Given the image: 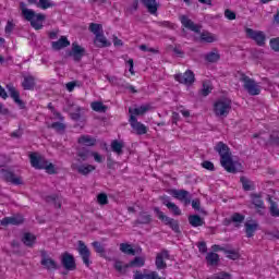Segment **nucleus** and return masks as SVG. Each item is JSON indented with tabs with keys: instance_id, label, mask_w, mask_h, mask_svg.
Segmentation results:
<instances>
[{
	"instance_id": "e2e57ef3",
	"label": "nucleus",
	"mask_w": 279,
	"mask_h": 279,
	"mask_svg": "<svg viewBox=\"0 0 279 279\" xmlns=\"http://www.w3.org/2000/svg\"><path fill=\"white\" fill-rule=\"evenodd\" d=\"M266 236H268L270 241H274V239H279V231H267Z\"/></svg>"
},
{
	"instance_id": "f704fd0d",
	"label": "nucleus",
	"mask_w": 279,
	"mask_h": 279,
	"mask_svg": "<svg viewBox=\"0 0 279 279\" xmlns=\"http://www.w3.org/2000/svg\"><path fill=\"white\" fill-rule=\"evenodd\" d=\"M22 243H24L26 247H34V243H36V235L29 232L24 233L22 238Z\"/></svg>"
},
{
	"instance_id": "680f3d73",
	"label": "nucleus",
	"mask_w": 279,
	"mask_h": 279,
	"mask_svg": "<svg viewBox=\"0 0 279 279\" xmlns=\"http://www.w3.org/2000/svg\"><path fill=\"white\" fill-rule=\"evenodd\" d=\"M14 27H15L14 23L11 21H8L4 28L5 34H12V32H14Z\"/></svg>"
},
{
	"instance_id": "13d9d810",
	"label": "nucleus",
	"mask_w": 279,
	"mask_h": 279,
	"mask_svg": "<svg viewBox=\"0 0 279 279\" xmlns=\"http://www.w3.org/2000/svg\"><path fill=\"white\" fill-rule=\"evenodd\" d=\"M201 165L203 169H206L207 171H215V163L209 160L203 161Z\"/></svg>"
},
{
	"instance_id": "4468645a",
	"label": "nucleus",
	"mask_w": 279,
	"mask_h": 279,
	"mask_svg": "<svg viewBox=\"0 0 279 279\" xmlns=\"http://www.w3.org/2000/svg\"><path fill=\"white\" fill-rule=\"evenodd\" d=\"M7 88L10 93V97L13 98V101L19 106L20 110H25V102L21 99V93L16 90V87L7 85Z\"/></svg>"
},
{
	"instance_id": "423d86ee",
	"label": "nucleus",
	"mask_w": 279,
	"mask_h": 279,
	"mask_svg": "<svg viewBox=\"0 0 279 279\" xmlns=\"http://www.w3.org/2000/svg\"><path fill=\"white\" fill-rule=\"evenodd\" d=\"M232 110L231 100H218L214 104V112L216 117H228Z\"/></svg>"
},
{
	"instance_id": "de8ad7c7",
	"label": "nucleus",
	"mask_w": 279,
	"mask_h": 279,
	"mask_svg": "<svg viewBox=\"0 0 279 279\" xmlns=\"http://www.w3.org/2000/svg\"><path fill=\"white\" fill-rule=\"evenodd\" d=\"M46 202L54 204L56 208H62V202L60 201V196L57 194L50 195L46 197Z\"/></svg>"
},
{
	"instance_id": "79ce46f5",
	"label": "nucleus",
	"mask_w": 279,
	"mask_h": 279,
	"mask_svg": "<svg viewBox=\"0 0 279 279\" xmlns=\"http://www.w3.org/2000/svg\"><path fill=\"white\" fill-rule=\"evenodd\" d=\"M225 254L230 260H239V258H241V254L238 250L226 248Z\"/></svg>"
},
{
	"instance_id": "5fc2aeb1",
	"label": "nucleus",
	"mask_w": 279,
	"mask_h": 279,
	"mask_svg": "<svg viewBox=\"0 0 279 279\" xmlns=\"http://www.w3.org/2000/svg\"><path fill=\"white\" fill-rule=\"evenodd\" d=\"M269 213L271 217H279L278 203H272V205H270Z\"/></svg>"
},
{
	"instance_id": "aec40b11",
	"label": "nucleus",
	"mask_w": 279,
	"mask_h": 279,
	"mask_svg": "<svg viewBox=\"0 0 279 279\" xmlns=\"http://www.w3.org/2000/svg\"><path fill=\"white\" fill-rule=\"evenodd\" d=\"M25 219L23 216H12V217H4L0 221V226H21V223H24Z\"/></svg>"
},
{
	"instance_id": "49530a36",
	"label": "nucleus",
	"mask_w": 279,
	"mask_h": 279,
	"mask_svg": "<svg viewBox=\"0 0 279 279\" xmlns=\"http://www.w3.org/2000/svg\"><path fill=\"white\" fill-rule=\"evenodd\" d=\"M89 32H92V34H94L95 36H99V34H102L104 32V26L101 24L90 23Z\"/></svg>"
},
{
	"instance_id": "6e6d98bb",
	"label": "nucleus",
	"mask_w": 279,
	"mask_h": 279,
	"mask_svg": "<svg viewBox=\"0 0 279 279\" xmlns=\"http://www.w3.org/2000/svg\"><path fill=\"white\" fill-rule=\"evenodd\" d=\"M97 202L100 206H106L108 204V195L106 193L98 194Z\"/></svg>"
},
{
	"instance_id": "f3484780",
	"label": "nucleus",
	"mask_w": 279,
	"mask_h": 279,
	"mask_svg": "<svg viewBox=\"0 0 279 279\" xmlns=\"http://www.w3.org/2000/svg\"><path fill=\"white\" fill-rule=\"evenodd\" d=\"M72 169L74 171H77L80 175H89V173H93L95 171V166L88 165V163H83V165H77V163H72Z\"/></svg>"
},
{
	"instance_id": "69168bd1",
	"label": "nucleus",
	"mask_w": 279,
	"mask_h": 279,
	"mask_svg": "<svg viewBox=\"0 0 279 279\" xmlns=\"http://www.w3.org/2000/svg\"><path fill=\"white\" fill-rule=\"evenodd\" d=\"M160 202L163 204V206H166L167 208L169 207L171 203V197L163 195L159 197Z\"/></svg>"
},
{
	"instance_id": "f8f14e48",
	"label": "nucleus",
	"mask_w": 279,
	"mask_h": 279,
	"mask_svg": "<svg viewBox=\"0 0 279 279\" xmlns=\"http://www.w3.org/2000/svg\"><path fill=\"white\" fill-rule=\"evenodd\" d=\"M174 78L180 84H185L186 86H191V84L195 83V73H193V71L191 70H187L184 72V74L174 75Z\"/></svg>"
},
{
	"instance_id": "9b49d317",
	"label": "nucleus",
	"mask_w": 279,
	"mask_h": 279,
	"mask_svg": "<svg viewBox=\"0 0 279 279\" xmlns=\"http://www.w3.org/2000/svg\"><path fill=\"white\" fill-rule=\"evenodd\" d=\"M68 56L73 58L74 62H82V58L86 56V49L77 43H73L72 49L68 52Z\"/></svg>"
},
{
	"instance_id": "c85d7f7f",
	"label": "nucleus",
	"mask_w": 279,
	"mask_h": 279,
	"mask_svg": "<svg viewBox=\"0 0 279 279\" xmlns=\"http://www.w3.org/2000/svg\"><path fill=\"white\" fill-rule=\"evenodd\" d=\"M93 153L86 147L80 148L76 153L77 156V162H86L88 158L92 156Z\"/></svg>"
},
{
	"instance_id": "c9c22d12",
	"label": "nucleus",
	"mask_w": 279,
	"mask_h": 279,
	"mask_svg": "<svg viewBox=\"0 0 279 279\" xmlns=\"http://www.w3.org/2000/svg\"><path fill=\"white\" fill-rule=\"evenodd\" d=\"M205 259L207 260V264L210 265L211 267H215L217 265H219V254L215 253V252H209Z\"/></svg>"
},
{
	"instance_id": "ea45409f",
	"label": "nucleus",
	"mask_w": 279,
	"mask_h": 279,
	"mask_svg": "<svg viewBox=\"0 0 279 279\" xmlns=\"http://www.w3.org/2000/svg\"><path fill=\"white\" fill-rule=\"evenodd\" d=\"M205 60L206 62H210L211 64H215V62H219V60H221V54H219V52H208L205 56Z\"/></svg>"
},
{
	"instance_id": "cd10ccee",
	"label": "nucleus",
	"mask_w": 279,
	"mask_h": 279,
	"mask_svg": "<svg viewBox=\"0 0 279 279\" xmlns=\"http://www.w3.org/2000/svg\"><path fill=\"white\" fill-rule=\"evenodd\" d=\"M113 268L121 276H125V274H128V269H130V264H123L122 260L116 259Z\"/></svg>"
},
{
	"instance_id": "603ef678",
	"label": "nucleus",
	"mask_w": 279,
	"mask_h": 279,
	"mask_svg": "<svg viewBox=\"0 0 279 279\" xmlns=\"http://www.w3.org/2000/svg\"><path fill=\"white\" fill-rule=\"evenodd\" d=\"M138 10V0H134L132 5L125 8V14H134Z\"/></svg>"
},
{
	"instance_id": "2eb2a0df",
	"label": "nucleus",
	"mask_w": 279,
	"mask_h": 279,
	"mask_svg": "<svg viewBox=\"0 0 279 279\" xmlns=\"http://www.w3.org/2000/svg\"><path fill=\"white\" fill-rule=\"evenodd\" d=\"M165 258L169 260L170 255L169 251L163 248L160 253L157 254L155 259V265L157 269H167V263L165 262Z\"/></svg>"
},
{
	"instance_id": "a18cd8bd",
	"label": "nucleus",
	"mask_w": 279,
	"mask_h": 279,
	"mask_svg": "<svg viewBox=\"0 0 279 279\" xmlns=\"http://www.w3.org/2000/svg\"><path fill=\"white\" fill-rule=\"evenodd\" d=\"M120 252H122V254H126L128 256H134V248L129 243H121Z\"/></svg>"
},
{
	"instance_id": "412c9836",
	"label": "nucleus",
	"mask_w": 279,
	"mask_h": 279,
	"mask_svg": "<svg viewBox=\"0 0 279 279\" xmlns=\"http://www.w3.org/2000/svg\"><path fill=\"white\" fill-rule=\"evenodd\" d=\"M245 221V216L240 213H234L230 218L223 219V226H230L231 223H235L236 228H239V223H243Z\"/></svg>"
},
{
	"instance_id": "4c0bfd02",
	"label": "nucleus",
	"mask_w": 279,
	"mask_h": 279,
	"mask_svg": "<svg viewBox=\"0 0 279 279\" xmlns=\"http://www.w3.org/2000/svg\"><path fill=\"white\" fill-rule=\"evenodd\" d=\"M92 246L94 247L96 254H99V256L106 258V246L101 244V242L95 241L92 243Z\"/></svg>"
},
{
	"instance_id": "5701e85b",
	"label": "nucleus",
	"mask_w": 279,
	"mask_h": 279,
	"mask_svg": "<svg viewBox=\"0 0 279 279\" xmlns=\"http://www.w3.org/2000/svg\"><path fill=\"white\" fill-rule=\"evenodd\" d=\"M133 223L134 226H149L151 223V215L147 211H141Z\"/></svg>"
},
{
	"instance_id": "6ab92c4d",
	"label": "nucleus",
	"mask_w": 279,
	"mask_h": 279,
	"mask_svg": "<svg viewBox=\"0 0 279 279\" xmlns=\"http://www.w3.org/2000/svg\"><path fill=\"white\" fill-rule=\"evenodd\" d=\"M1 173H2V177L4 178L5 182H11V184H15V186L23 184L21 177H16V174H14V172H12L10 170L2 169Z\"/></svg>"
},
{
	"instance_id": "09e8293b",
	"label": "nucleus",
	"mask_w": 279,
	"mask_h": 279,
	"mask_svg": "<svg viewBox=\"0 0 279 279\" xmlns=\"http://www.w3.org/2000/svg\"><path fill=\"white\" fill-rule=\"evenodd\" d=\"M48 128H51L52 130H56V132L64 133V131L66 130V124L61 123V122H53L50 125H48Z\"/></svg>"
},
{
	"instance_id": "4d7b16f0",
	"label": "nucleus",
	"mask_w": 279,
	"mask_h": 279,
	"mask_svg": "<svg viewBox=\"0 0 279 279\" xmlns=\"http://www.w3.org/2000/svg\"><path fill=\"white\" fill-rule=\"evenodd\" d=\"M270 48L272 51L279 53V37L270 39Z\"/></svg>"
},
{
	"instance_id": "0eeeda50",
	"label": "nucleus",
	"mask_w": 279,
	"mask_h": 279,
	"mask_svg": "<svg viewBox=\"0 0 279 279\" xmlns=\"http://www.w3.org/2000/svg\"><path fill=\"white\" fill-rule=\"evenodd\" d=\"M40 256V265L44 266V269H47L48 271H56L57 269H60V265H58V262L51 258L47 251H41Z\"/></svg>"
},
{
	"instance_id": "e433bc0d",
	"label": "nucleus",
	"mask_w": 279,
	"mask_h": 279,
	"mask_svg": "<svg viewBox=\"0 0 279 279\" xmlns=\"http://www.w3.org/2000/svg\"><path fill=\"white\" fill-rule=\"evenodd\" d=\"M240 182L242 184L243 191H254V189H256L254 181L247 179L246 177H241Z\"/></svg>"
},
{
	"instance_id": "4be33fe9",
	"label": "nucleus",
	"mask_w": 279,
	"mask_h": 279,
	"mask_svg": "<svg viewBox=\"0 0 279 279\" xmlns=\"http://www.w3.org/2000/svg\"><path fill=\"white\" fill-rule=\"evenodd\" d=\"M181 24L183 27H186V29H191V32H195V34H199L201 29L199 26H197L189 16L182 15L180 17Z\"/></svg>"
},
{
	"instance_id": "a19ab883",
	"label": "nucleus",
	"mask_w": 279,
	"mask_h": 279,
	"mask_svg": "<svg viewBox=\"0 0 279 279\" xmlns=\"http://www.w3.org/2000/svg\"><path fill=\"white\" fill-rule=\"evenodd\" d=\"M210 93H213V85L210 84V81H204L203 88L201 89V95L203 97H208Z\"/></svg>"
},
{
	"instance_id": "8fccbe9b",
	"label": "nucleus",
	"mask_w": 279,
	"mask_h": 279,
	"mask_svg": "<svg viewBox=\"0 0 279 279\" xmlns=\"http://www.w3.org/2000/svg\"><path fill=\"white\" fill-rule=\"evenodd\" d=\"M201 40H203V43H215L217 39L210 33H202Z\"/></svg>"
},
{
	"instance_id": "f03ea898",
	"label": "nucleus",
	"mask_w": 279,
	"mask_h": 279,
	"mask_svg": "<svg viewBox=\"0 0 279 279\" xmlns=\"http://www.w3.org/2000/svg\"><path fill=\"white\" fill-rule=\"evenodd\" d=\"M20 8L25 21H28L34 29H43V22L47 20V15L43 13H36L34 10L27 9V4H25V2H21Z\"/></svg>"
},
{
	"instance_id": "f257e3e1",
	"label": "nucleus",
	"mask_w": 279,
	"mask_h": 279,
	"mask_svg": "<svg viewBox=\"0 0 279 279\" xmlns=\"http://www.w3.org/2000/svg\"><path fill=\"white\" fill-rule=\"evenodd\" d=\"M215 151L220 156V165L228 173H239L241 171V163L232 160V153L223 142H219L215 146Z\"/></svg>"
},
{
	"instance_id": "0e129e2a",
	"label": "nucleus",
	"mask_w": 279,
	"mask_h": 279,
	"mask_svg": "<svg viewBox=\"0 0 279 279\" xmlns=\"http://www.w3.org/2000/svg\"><path fill=\"white\" fill-rule=\"evenodd\" d=\"M157 25H159V27H167L168 29H173V24L169 21L157 22Z\"/></svg>"
},
{
	"instance_id": "2f4dec72",
	"label": "nucleus",
	"mask_w": 279,
	"mask_h": 279,
	"mask_svg": "<svg viewBox=\"0 0 279 279\" xmlns=\"http://www.w3.org/2000/svg\"><path fill=\"white\" fill-rule=\"evenodd\" d=\"M265 144L270 147H279V131H272L268 141H265Z\"/></svg>"
},
{
	"instance_id": "39448f33",
	"label": "nucleus",
	"mask_w": 279,
	"mask_h": 279,
	"mask_svg": "<svg viewBox=\"0 0 279 279\" xmlns=\"http://www.w3.org/2000/svg\"><path fill=\"white\" fill-rule=\"evenodd\" d=\"M240 82L244 83V90H246V93H248V95L252 97H256V95L260 93V85H258V83H256V81L253 78H250V76L242 73Z\"/></svg>"
},
{
	"instance_id": "1a4fd4ad",
	"label": "nucleus",
	"mask_w": 279,
	"mask_h": 279,
	"mask_svg": "<svg viewBox=\"0 0 279 279\" xmlns=\"http://www.w3.org/2000/svg\"><path fill=\"white\" fill-rule=\"evenodd\" d=\"M246 36L254 40L258 47H265V40H267V36L263 31H254L252 28H246Z\"/></svg>"
},
{
	"instance_id": "20e7f679",
	"label": "nucleus",
	"mask_w": 279,
	"mask_h": 279,
	"mask_svg": "<svg viewBox=\"0 0 279 279\" xmlns=\"http://www.w3.org/2000/svg\"><path fill=\"white\" fill-rule=\"evenodd\" d=\"M154 213L158 220L162 221L165 226H169L175 234H182V230H180V221L165 215V213L160 210V207H154Z\"/></svg>"
},
{
	"instance_id": "b1692460",
	"label": "nucleus",
	"mask_w": 279,
	"mask_h": 279,
	"mask_svg": "<svg viewBox=\"0 0 279 279\" xmlns=\"http://www.w3.org/2000/svg\"><path fill=\"white\" fill-rule=\"evenodd\" d=\"M71 45V41H69V38L66 36H61L59 40L52 41L51 47L54 49V51H60V49H64Z\"/></svg>"
},
{
	"instance_id": "864d4df0",
	"label": "nucleus",
	"mask_w": 279,
	"mask_h": 279,
	"mask_svg": "<svg viewBox=\"0 0 279 279\" xmlns=\"http://www.w3.org/2000/svg\"><path fill=\"white\" fill-rule=\"evenodd\" d=\"M168 208L172 211V215H174L175 217H180V215H182V210L180 209V207H178V205H175V203L168 205Z\"/></svg>"
},
{
	"instance_id": "3c124183",
	"label": "nucleus",
	"mask_w": 279,
	"mask_h": 279,
	"mask_svg": "<svg viewBox=\"0 0 279 279\" xmlns=\"http://www.w3.org/2000/svg\"><path fill=\"white\" fill-rule=\"evenodd\" d=\"M37 8H40L41 10H48V8H53V3L49 0H39L38 3H36Z\"/></svg>"
},
{
	"instance_id": "bb28decb",
	"label": "nucleus",
	"mask_w": 279,
	"mask_h": 279,
	"mask_svg": "<svg viewBox=\"0 0 279 279\" xmlns=\"http://www.w3.org/2000/svg\"><path fill=\"white\" fill-rule=\"evenodd\" d=\"M245 232H246V236L247 239H252V236H254V234L256 233V230H258V222L253 221V222H245Z\"/></svg>"
},
{
	"instance_id": "338daca9",
	"label": "nucleus",
	"mask_w": 279,
	"mask_h": 279,
	"mask_svg": "<svg viewBox=\"0 0 279 279\" xmlns=\"http://www.w3.org/2000/svg\"><path fill=\"white\" fill-rule=\"evenodd\" d=\"M198 251L201 252V254H206V252H208V246H206V242L198 243Z\"/></svg>"
},
{
	"instance_id": "7ed1b4c3",
	"label": "nucleus",
	"mask_w": 279,
	"mask_h": 279,
	"mask_svg": "<svg viewBox=\"0 0 279 279\" xmlns=\"http://www.w3.org/2000/svg\"><path fill=\"white\" fill-rule=\"evenodd\" d=\"M31 165L34 169H45L47 173L50 175L56 174V166L53 163H49L44 156L37 155L33 153L29 155Z\"/></svg>"
},
{
	"instance_id": "774afa93",
	"label": "nucleus",
	"mask_w": 279,
	"mask_h": 279,
	"mask_svg": "<svg viewBox=\"0 0 279 279\" xmlns=\"http://www.w3.org/2000/svg\"><path fill=\"white\" fill-rule=\"evenodd\" d=\"M213 279H232V277L228 272H221L220 275L214 277Z\"/></svg>"
},
{
	"instance_id": "72a5a7b5",
	"label": "nucleus",
	"mask_w": 279,
	"mask_h": 279,
	"mask_svg": "<svg viewBox=\"0 0 279 279\" xmlns=\"http://www.w3.org/2000/svg\"><path fill=\"white\" fill-rule=\"evenodd\" d=\"M189 223L192 226V228H199L201 226H204V219L199 217V215H191L189 216Z\"/></svg>"
},
{
	"instance_id": "473e14b6",
	"label": "nucleus",
	"mask_w": 279,
	"mask_h": 279,
	"mask_svg": "<svg viewBox=\"0 0 279 279\" xmlns=\"http://www.w3.org/2000/svg\"><path fill=\"white\" fill-rule=\"evenodd\" d=\"M123 147H125V144L123 142H119V140H113L111 142V150L118 156H122Z\"/></svg>"
},
{
	"instance_id": "393cba45",
	"label": "nucleus",
	"mask_w": 279,
	"mask_h": 279,
	"mask_svg": "<svg viewBox=\"0 0 279 279\" xmlns=\"http://www.w3.org/2000/svg\"><path fill=\"white\" fill-rule=\"evenodd\" d=\"M94 45H96V47H99L100 49H102L106 47H110V45H112V44L106 38V36H104V33H100L99 35H96V37L94 39Z\"/></svg>"
},
{
	"instance_id": "ddd939ff",
	"label": "nucleus",
	"mask_w": 279,
	"mask_h": 279,
	"mask_svg": "<svg viewBox=\"0 0 279 279\" xmlns=\"http://www.w3.org/2000/svg\"><path fill=\"white\" fill-rule=\"evenodd\" d=\"M168 193L174 197V199H179L180 202H184L185 205L191 204V197H189V191L186 190H169Z\"/></svg>"
},
{
	"instance_id": "052dcab7",
	"label": "nucleus",
	"mask_w": 279,
	"mask_h": 279,
	"mask_svg": "<svg viewBox=\"0 0 279 279\" xmlns=\"http://www.w3.org/2000/svg\"><path fill=\"white\" fill-rule=\"evenodd\" d=\"M80 112H82V108L77 107L76 112L70 114L71 120L72 121H80V119H82V114Z\"/></svg>"
},
{
	"instance_id": "a211bd4d",
	"label": "nucleus",
	"mask_w": 279,
	"mask_h": 279,
	"mask_svg": "<svg viewBox=\"0 0 279 279\" xmlns=\"http://www.w3.org/2000/svg\"><path fill=\"white\" fill-rule=\"evenodd\" d=\"M149 110H151V105H142L140 107H135L129 108V114L130 117H143L145 114H147V112H149Z\"/></svg>"
},
{
	"instance_id": "dca6fc26",
	"label": "nucleus",
	"mask_w": 279,
	"mask_h": 279,
	"mask_svg": "<svg viewBox=\"0 0 279 279\" xmlns=\"http://www.w3.org/2000/svg\"><path fill=\"white\" fill-rule=\"evenodd\" d=\"M129 123L138 136H143V134H145L147 132V126H145V124L138 122V119H136V117H134V116L130 117Z\"/></svg>"
},
{
	"instance_id": "c03bdc74",
	"label": "nucleus",
	"mask_w": 279,
	"mask_h": 279,
	"mask_svg": "<svg viewBox=\"0 0 279 279\" xmlns=\"http://www.w3.org/2000/svg\"><path fill=\"white\" fill-rule=\"evenodd\" d=\"M92 109L94 112H107L108 106L104 105L101 101L92 102Z\"/></svg>"
},
{
	"instance_id": "9d476101",
	"label": "nucleus",
	"mask_w": 279,
	"mask_h": 279,
	"mask_svg": "<svg viewBox=\"0 0 279 279\" xmlns=\"http://www.w3.org/2000/svg\"><path fill=\"white\" fill-rule=\"evenodd\" d=\"M77 246V252L86 267H90V248L84 243V241L80 240Z\"/></svg>"
},
{
	"instance_id": "37998d69",
	"label": "nucleus",
	"mask_w": 279,
	"mask_h": 279,
	"mask_svg": "<svg viewBox=\"0 0 279 279\" xmlns=\"http://www.w3.org/2000/svg\"><path fill=\"white\" fill-rule=\"evenodd\" d=\"M251 199L255 208H265V203L260 199V194H251Z\"/></svg>"
},
{
	"instance_id": "6e6552de",
	"label": "nucleus",
	"mask_w": 279,
	"mask_h": 279,
	"mask_svg": "<svg viewBox=\"0 0 279 279\" xmlns=\"http://www.w3.org/2000/svg\"><path fill=\"white\" fill-rule=\"evenodd\" d=\"M61 265L66 271H75L77 264L75 263V256L69 252L61 254Z\"/></svg>"
},
{
	"instance_id": "7c9ffc66",
	"label": "nucleus",
	"mask_w": 279,
	"mask_h": 279,
	"mask_svg": "<svg viewBox=\"0 0 279 279\" xmlns=\"http://www.w3.org/2000/svg\"><path fill=\"white\" fill-rule=\"evenodd\" d=\"M78 143L81 145H85L86 147H95V145H97V140L95 137H90L89 135H82L78 138Z\"/></svg>"
},
{
	"instance_id": "bf43d9fd",
	"label": "nucleus",
	"mask_w": 279,
	"mask_h": 279,
	"mask_svg": "<svg viewBox=\"0 0 279 279\" xmlns=\"http://www.w3.org/2000/svg\"><path fill=\"white\" fill-rule=\"evenodd\" d=\"M225 16L226 19H228V21H234L236 19V13H234V11L227 9L225 11Z\"/></svg>"
},
{
	"instance_id": "c756f323",
	"label": "nucleus",
	"mask_w": 279,
	"mask_h": 279,
	"mask_svg": "<svg viewBox=\"0 0 279 279\" xmlns=\"http://www.w3.org/2000/svg\"><path fill=\"white\" fill-rule=\"evenodd\" d=\"M22 86H23L24 90H34V87L36 86V78L32 75L24 76Z\"/></svg>"
},
{
	"instance_id": "58836bf2",
	"label": "nucleus",
	"mask_w": 279,
	"mask_h": 279,
	"mask_svg": "<svg viewBox=\"0 0 279 279\" xmlns=\"http://www.w3.org/2000/svg\"><path fill=\"white\" fill-rule=\"evenodd\" d=\"M130 267H145V257L142 256H136L134 257L130 263H129V268Z\"/></svg>"
},
{
	"instance_id": "a878e982",
	"label": "nucleus",
	"mask_w": 279,
	"mask_h": 279,
	"mask_svg": "<svg viewBox=\"0 0 279 279\" xmlns=\"http://www.w3.org/2000/svg\"><path fill=\"white\" fill-rule=\"evenodd\" d=\"M142 4L147 9L149 14H156L158 12V2L156 0H142Z\"/></svg>"
}]
</instances>
